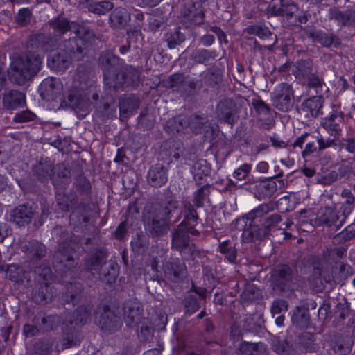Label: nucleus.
I'll list each match as a JSON object with an SVG mask.
<instances>
[{
  "mask_svg": "<svg viewBox=\"0 0 355 355\" xmlns=\"http://www.w3.org/2000/svg\"><path fill=\"white\" fill-rule=\"evenodd\" d=\"M216 56L214 51L202 49L196 50L192 53V60L196 63L207 64L214 60Z\"/></svg>",
  "mask_w": 355,
  "mask_h": 355,
  "instance_id": "58",
  "label": "nucleus"
},
{
  "mask_svg": "<svg viewBox=\"0 0 355 355\" xmlns=\"http://www.w3.org/2000/svg\"><path fill=\"white\" fill-rule=\"evenodd\" d=\"M55 201L56 205L60 209L64 211H68L77 205L78 196L73 191L66 193L58 190L55 193Z\"/></svg>",
  "mask_w": 355,
  "mask_h": 355,
  "instance_id": "36",
  "label": "nucleus"
},
{
  "mask_svg": "<svg viewBox=\"0 0 355 355\" xmlns=\"http://www.w3.org/2000/svg\"><path fill=\"white\" fill-rule=\"evenodd\" d=\"M73 32L76 34L74 37L81 38L84 42H89L93 40L95 37L94 33L92 30L85 25H80L74 22Z\"/></svg>",
  "mask_w": 355,
  "mask_h": 355,
  "instance_id": "64",
  "label": "nucleus"
},
{
  "mask_svg": "<svg viewBox=\"0 0 355 355\" xmlns=\"http://www.w3.org/2000/svg\"><path fill=\"white\" fill-rule=\"evenodd\" d=\"M139 99L132 94L124 95L120 97L119 107L121 120L124 121L132 115L134 112L139 107Z\"/></svg>",
  "mask_w": 355,
  "mask_h": 355,
  "instance_id": "27",
  "label": "nucleus"
},
{
  "mask_svg": "<svg viewBox=\"0 0 355 355\" xmlns=\"http://www.w3.org/2000/svg\"><path fill=\"white\" fill-rule=\"evenodd\" d=\"M107 251L104 248H96L85 259V266L90 272L98 271L104 262H107Z\"/></svg>",
  "mask_w": 355,
  "mask_h": 355,
  "instance_id": "26",
  "label": "nucleus"
},
{
  "mask_svg": "<svg viewBox=\"0 0 355 355\" xmlns=\"http://www.w3.org/2000/svg\"><path fill=\"white\" fill-rule=\"evenodd\" d=\"M103 112L107 118L116 116V108L115 97L112 94H107L103 98Z\"/></svg>",
  "mask_w": 355,
  "mask_h": 355,
  "instance_id": "61",
  "label": "nucleus"
},
{
  "mask_svg": "<svg viewBox=\"0 0 355 355\" xmlns=\"http://www.w3.org/2000/svg\"><path fill=\"white\" fill-rule=\"evenodd\" d=\"M98 324L104 332L112 334L120 329L121 322L120 318L112 311L110 309H105L100 316Z\"/></svg>",
  "mask_w": 355,
  "mask_h": 355,
  "instance_id": "21",
  "label": "nucleus"
},
{
  "mask_svg": "<svg viewBox=\"0 0 355 355\" xmlns=\"http://www.w3.org/2000/svg\"><path fill=\"white\" fill-rule=\"evenodd\" d=\"M67 54L70 55L71 60H80L84 55L85 44L81 38L77 37H69L67 40H61L58 46Z\"/></svg>",
  "mask_w": 355,
  "mask_h": 355,
  "instance_id": "20",
  "label": "nucleus"
},
{
  "mask_svg": "<svg viewBox=\"0 0 355 355\" xmlns=\"http://www.w3.org/2000/svg\"><path fill=\"white\" fill-rule=\"evenodd\" d=\"M104 77V84L110 90H123L126 88L135 87L139 78V73L132 68L125 70L117 69L116 71L109 73Z\"/></svg>",
  "mask_w": 355,
  "mask_h": 355,
  "instance_id": "6",
  "label": "nucleus"
},
{
  "mask_svg": "<svg viewBox=\"0 0 355 355\" xmlns=\"http://www.w3.org/2000/svg\"><path fill=\"white\" fill-rule=\"evenodd\" d=\"M184 313L189 315L196 312L200 307L199 299L196 295L188 294L182 300Z\"/></svg>",
  "mask_w": 355,
  "mask_h": 355,
  "instance_id": "59",
  "label": "nucleus"
},
{
  "mask_svg": "<svg viewBox=\"0 0 355 355\" xmlns=\"http://www.w3.org/2000/svg\"><path fill=\"white\" fill-rule=\"evenodd\" d=\"M98 64L103 71V76L116 71L119 69V58L112 52L103 51L98 57Z\"/></svg>",
  "mask_w": 355,
  "mask_h": 355,
  "instance_id": "32",
  "label": "nucleus"
},
{
  "mask_svg": "<svg viewBox=\"0 0 355 355\" xmlns=\"http://www.w3.org/2000/svg\"><path fill=\"white\" fill-rule=\"evenodd\" d=\"M352 344V340L348 336L340 334L334 335L329 341L334 352L341 355L347 354L351 351Z\"/></svg>",
  "mask_w": 355,
  "mask_h": 355,
  "instance_id": "38",
  "label": "nucleus"
},
{
  "mask_svg": "<svg viewBox=\"0 0 355 355\" xmlns=\"http://www.w3.org/2000/svg\"><path fill=\"white\" fill-rule=\"evenodd\" d=\"M259 189L263 197L270 198L277 191V184L273 178H266L260 183Z\"/></svg>",
  "mask_w": 355,
  "mask_h": 355,
  "instance_id": "62",
  "label": "nucleus"
},
{
  "mask_svg": "<svg viewBox=\"0 0 355 355\" xmlns=\"http://www.w3.org/2000/svg\"><path fill=\"white\" fill-rule=\"evenodd\" d=\"M202 87V80L189 76H185L182 87L180 88V96L184 98L196 94Z\"/></svg>",
  "mask_w": 355,
  "mask_h": 355,
  "instance_id": "48",
  "label": "nucleus"
},
{
  "mask_svg": "<svg viewBox=\"0 0 355 355\" xmlns=\"http://www.w3.org/2000/svg\"><path fill=\"white\" fill-rule=\"evenodd\" d=\"M324 101L323 96L320 94L309 98L302 103V110L307 116L318 117L322 114Z\"/></svg>",
  "mask_w": 355,
  "mask_h": 355,
  "instance_id": "30",
  "label": "nucleus"
},
{
  "mask_svg": "<svg viewBox=\"0 0 355 355\" xmlns=\"http://www.w3.org/2000/svg\"><path fill=\"white\" fill-rule=\"evenodd\" d=\"M188 119L189 122L188 128L196 133L201 132L209 121L205 115L193 114L189 116Z\"/></svg>",
  "mask_w": 355,
  "mask_h": 355,
  "instance_id": "60",
  "label": "nucleus"
},
{
  "mask_svg": "<svg viewBox=\"0 0 355 355\" xmlns=\"http://www.w3.org/2000/svg\"><path fill=\"white\" fill-rule=\"evenodd\" d=\"M33 216V210L31 207L21 205L12 209L8 216V220L15 223L19 227L30 223Z\"/></svg>",
  "mask_w": 355,
  "mask_h": 355,
  "instance_id": "25",
  "label": "nucleus"
},
{
  "mask_svg": "<svg viewBox=\"0 0 355 355\" xmlns=\"http://www.w3.org/2000/svg\"><path fill=\"white\" fill-rule=\"evenodd\" d=\"M90 105V101L87 96L82 91L76 88L69 90L65 98H60L59 107L88 112Z\"/></svg>",
  "mask_w": 355,
  "mask_h": 355,
  "instance_id": "11",
  "label": "nucleus"
},
{
  "mask_svg": "<svg viewBox=\"0 0 355 355\" xmlns=\"http://www.w3.org/2000/svg\"><path fill=\"white\" fill-rule=\"evenodd\" d=\"M210 170V166L207 160L199 159L193 163L191 168V173L196 182L198 184H201L203 178L209 175Z\"/></svg>",
  "mask_w": 355,
  "mask_h": 355,
  "instance_id": "49",
  "label": "nucleus"
},
{
  "mask_svg": "<svg viewBox=\"0 0 355 355\" xmlns=\"http://www.w3.org/2000/svg\"><path fill=\"white\" fill-rule=\"evenodd\" d=\"M119 266L113 261L104 262L101 268L97 271L102 282L110 284L115 282L119 275Z\"/></svg>",
  "mask_w": 355,
  "mask_h": 355,
  "instance_id": "37",
  "label": "nucleus"
},
{
  "mask_svg": "<svg viewBox=\"0 0 355 355\" xmlns=\"http://www.w3.org/2000/svg\"><path fill=\"white\" fill-rule=\"evenodd\" d=\"M343 120V114L337 110L333 111L331 115L325 118L323 127L330 135H339V124Z\"/></svg>",
  "mask_w": 355,
  "mask_h": 355,
  "instance_id": "47",
  "label": "nucleus"
},
{
  "mask_svg": "<svg viewBox=\"0 0 355 355\" xmlns=\"http://www.w3.org/2000/svg\"><path fill=\"white\" fill-rule=\"evenodd\" d=\"M143 221L146 234L153 239H157L166 235L170 229L169 221L150 209L143 212Z\"/></svg>",
  "mask_w": 355,
  "mask_h": 355,
  "instance_id": "7",
  "label": "nucleus"
},
{
  "mask_svg": "<svg viewBox=\"0 0 355 355\" xmlns=\"http://www.w3.org/2000/svg\"><path fill=\"white\" fill-rule=\"evenodd\" d=\"M185 76L181 73H176L162 80V85L167 89H172L180 94V88L182 87Z\"/></svg>",
  "mask_w": 355,
  "mask_h": 355,
  "instance_id": "55",
  "label": "nucleus"
},
{
  "mask_svg": "<svg viewBox=\"0 0 355 355\" xmlns=\"http://www.w3.org/2000/svg\"><path fill=\"white\" fill-rule=\"evenodd\" d=\"M189 234L187 229L180 225L174 228L171 232V248L182 252L185 245L190 242Z\"/></svg>",
  "mask_w": 355,
  "mask_h": 355,
  "instance_id": "35",
  "label": "nucleus"
},
{
  "mask_svg": "<svg viewBox=\"0 0 355 355\" xmlns=\"http://www.w3.org/2000/svg\"><path fill=\"white\" fill-rule=\"evenodd\" d=\"M81 340V335L75 326L65 323L63 327L62 337L57 346L60 349H64L78 345Z\"/></svg>",
  "mask_w": 355,
  "mask_h": 355,
  "instance_id": "22",
  "label": "nucleus"
},
{
  "mask_svg": "<svg viewBox=\"0 0 355 355\" xmlns=\"http://www.w3.org/2000/svg\"><path fill=\"white\" fill-rule=\"evenodd\" d=\"M81 340V335L75 326L65 323L63 327L62 337L57 346L60 349H64L78 345Z\"/></svg>",
  "mask_w": 355,
  "mask_h": 355,
  "instance_id": "23",
  "label": "nucleus"
},
{
  "mask_svg": "<svg viewBox=\"0 0 355 355\" xmlns=\"http://www.w3.org/2000/svg\"><path fill=\"white\" fill-rule=\"evenodd\" d=\"M185 40L186 36L180 31V28L165 35V41L167 42L168 47L171 49L176 48L184 42Z\"/></svg>",
  "mask_w": 355,
  "mask_h": 355,
  "instance_id": "57",
  "label": "nucleus"
},
{
  "mask_svg": "<svg viewBox=\"0 0 355 355\" xmlns=\"http://www.w3.org/2000/svg\"><path fill=\"white\" fill-rule=\"evenodd\" d=\"M182 214L183 220L178 225L187 229L190 234L199 236L200 232L196 228L198 224L199 216L194 205L190 202H184Z\"/></svg>",
  "mask_w": 355,
  "mask_h": 355,
  "instance_id": "19",
  "label": "nucleus"
},
{
  "mask_svg": "<svg viewBox=\"0 0 355 355\" xmlns=\"http://www.w3.org/2000/svg\"><path fill=\"white\" fill-rule=\"evenodd\" d=\"M62 319L59 315H45L44 313H40L34 317L33 323L37 325L41 331L45 332L53 330L58 327Z\"/></svg>",
  "mask_w": 355,
  "mask_h": 355,
  "instance_id": "31",
  "label": "nucleus"
},
{
  "mask_svg": "<svg viewBox=\"0 0 355 355\" xmlns=\"http://www.w3.org/2000/svg\"><path fill=\"white\" fill-rule=\"evenodd\" d=\"M25 96L17 90L5 92L3 96V107L6 110H15L25 104Z\"/></svg>",
  "mask_w": 355,
  "mask_h": 355,
  "instance_id": "40",
  "label": "nucleus"
},
{
  "mask_svg": "<svg viewBox=\"0 0 355 355\" xmlns=\"http://www.w3.org/2000/svg\"><path fill=\"white\" fill-rule=\"evenodd\" d=\"M272 105L282 112H288L294 105V95L291 86L286 83H281L274 92Z\"/></svg>",
  "mask_w": 355,
  "mask_h": 355,
  "instance_id": "13",
  "label": "nucleus"
},
{
  "mask_svg": "<svg viewBox=\"0 0 355 355\" xmlns=\"http://www.w3.org/2000/svg\"><path fill=\"white\" fill-rule=\"evenodd\" d=\"M294 74L302 83L317 70L311 60H300L295 64Z\"/></svg>",
  "mask_w": 355,
  "mask_h": 355,
  "instance_id": "42",
  "label": "nucleus"
},
{
  "mask_svg": "<svg viewBox=\"0 0 355 355\" xmlns=\"http://www.w3.org/2000/svg\"><path fill=\"white\" fill-rule=\"evenodd\" d=\"M320 224L329 227H334L337 231L345 221V216H340L336 211L331 208H325L318 218Z\"/></svg>",
  "mask_w": 355,
  "mask_h": 355,
  "instance_id": "34",
  "label": "nucleus"
},
{
  "mask_svg": "<svg viewBox=\"0 0 355 355\" xmlns=\"http://www.w3.org/2000/svg\"><path fill=\"white\" fill-rule=\"evenodd\" d=\"M164 277L173 283H179L185 278L187 268L185 263L179 258H170L163 264Z\"/></svg>",
  "mask_w": 355,
  "mask_h": 355,
  "instance_id": "14",
  "label": "nucleus"
},
{
  "mask_svg": "<svg viewBox=\"0 0 355 355\" xmlns=\"http://www.w3.org/2000/svg\"><path fill=\"white\" fill-rule=\"evenodd\" d=\"M54 166L49 160L40 162L33 166L32 171L33 175L40 182H44L49 179L52 180Z\"/></svg>",
  "mask_w": 355,
  "mask_h": 355,
  "instance_id": "41",
  "label": "nucleus"
},
{
  "mask_svg": "<svg viewBox=\"0 0 355 355\" xmlns=\"http://www.w3.org/2000/svg\"><path fill=\"white\" fill-rule=\"evenodd\" d=\"M143 312V306L137 299L125 301L123 307V315L126 326L132 328L143 324L146 320Z\"/></svg>",
  "mask_w": 355,
  "mask_h": 355,
  "instance_id": "10",
  "label": "nucleus"
},
{
  "mask_svg": "<svg viewBox=\"0 0 355 355\" xmlns=\"http://www.w3.org/2000/svg\"><path fill=\"white\" fill-rule=\"evenodd\" d=\"M34 272L45 282L36 285L33 288V300L37 304L46 303L48 300H51L53 297V293L50 291V287L46 282L51 276V269L49 267H35Z\"/></svg>",
  "mask_w": 355,
  "mask_h": 355,
  "instance_id": "9",
  "label": "nucleus"
},
{
  "mask_svg": "<svg viewBox=\"0 0 355 355\" xmlns=\"http://www.w3.org/2000/svg\"><path fill=\"white\" fill-rule=\"evenodd\" d=\"M239 113V107L232 98L219 100L216 107L215 114L220 122L233 124L236 122Z\"/></svg>",
  "mask_w": 355,
  "mask_h": 355,
  "instance_id": "12",
  "label": "nucleus"
},
{
  "mask_svg": "<svg viewBox=\"0 0 355 355\" xmlns=\"http://www.w3.org/2000/svg\"><path fill=\"white\" fill-rule=\"evenodd\" d=\"M62 85L59 79L53 77L45 78L40 84V96L44 100L55 101L60 100L62 94Z\"/></svg>",
  "mask_w": 355,
  "mask_h": 355,
  "instance_id": "17",
  "label": "nucleus"
},
{
  "mask_svg": "<svg viewBox=\"0 0 355 355\" xmlns=\"http://www.w3.org/2000/svg\"><path fill=\"white\" fill-rule=\"evenodd\" d=\"M41 64V57L34 52L13 56L10 66V77L17 84L23 85L39 71Z\"/></svg>",
  "mask_w": 355,
  "mask_h": 355,
  "instance_id": "3",
  "label": "nucleus"
},
{
  "mask_svg": "<svg viewBox=\"0 0 355 355\" xmlns=\"http://www.w3.org/2000/svg\"><path fill=\"white\" fill-rule=\"evenodd\" d=\"M47 26L52 33L49 34L37 33L30 38V44L44 51H53L57 49L62 36L68 31H73L74 22L65 17H58L48 21Z\"/></svg>",
  "mask_w": 355,
  "mask_h": 355,
  "instance_id": "2",
  "label": "nucleus"
},
{
  "mask_svg": "<svg viewBox=\"0 0 355 355\" xmlns=\"http://www.w3.org/2000/svg\"><path fill=\"white\" fill-rule=\"evenodd\" d=\"M178 207V202L175 200H168L158 207H155L150 210L162 218L166 219L170 222L171 214L176 211Z\"/></svg>",
  "mask_w": 355,
  "mask_h": 355,
  "instance_id": "51",
  "label": "nucleus"
},
{
  "mask_svg": "<svg viewBox=\"0 0 355 355\" xmlns=\"http://www.w3.org/2000/svg\"><path fill=\"white\" fill-rule=\"evenodd\" d=\"M189 125L188 116L179 115L167 121L165 128L170 134L183 132Z\"/></svg>",
  "mask_w": 355,
  "mask_h": 355,
  "instance_id": "50",
  "label": "nucleus"
},
{
  "mask_svg": "<svg viewBox=\"0 0 355 355\" xmlns=\"http://www.w3.org/2000/svg\"><path fill=\"white\" fill-rule=\"evenodd\" d=\"M282 220V216L275 213L264 218L259 225L243 227L241 234L242 241L250 243L265 239Z\"/></svg>",
  "mask_w": 355,
  "mask_h": 355,
  "instance_id": "5",
  "label": "nucleus"
},
{
  "mask_svg": "<svg viewBox=\"0 0 355 355\" xmlns=\"http://www.w3.org/2000/svg\"><path fill=\"white\" fill-rule=\"evenodd\" d=\"M309 309L305 307H297L291 318L293 324L300 329L306 328L309 326Z\"/></svg>",
  "mask_w": 355,
  "mask_h": 355,
  "instance_id": "53",
  "label": "nucleus"
},
{
  "mask_svg": "<svg viewBox=\"0 0 355 355\" xmlns=\"http://www.w3.org/2000/svg\"><path fill=\"white\" fill-rule=\"evenodd\" d=\"M20 250L23 253L24 260L33 266L44 258L47 253L46 245L36 239L21 242Z\"/></svg>",
  "mask_w": 355,
  "mask_h": 355,
  "instance_id": "8",
  "label": "nucleus"
},
{
  "mask_svg": "<svg viewBox=\"0 0 355 355\" xmlns=\"http://www.w3.org/2000/svg\"><path fill=\"white\" fill-rule=\"evenodd\" d=\"M148 182L154 187H160L168 180L167 169L161 164L152 166L147 175Z\"/></svg>",
  "mask_w": 355,
  "mask_h": 355,
  "instance_id": "28",
  "label": "nucleus"
},
{
  "mask_svg": "<svg viewBox=\"0 0 355 355\" xmlns=\"http://www.w3.org/2000/svg\"><path fill=\"white\" fill-rule=\"evenodd\" d=\"M70 170L64 164H58L54 166L52 182L55 187H64L70 181Z\"/></svg>",
  "mask_w": 355,
  "mask_h": 355,
  "instance_id": "44",
  "label": "nucleus"
},
{
  "mask_svg": "<svg viewBox=\"0 0 355 355\" xmlns=\"http://www.w3.org/2000/svg\"><path fill=\"white\" fill-rule=\"evenodd\" d=\"M276 207L272 203H263L247 213L237 220V223H245L243 227H249L252 225H259L263 220L261 218L270 211L275 209Z\"/></svg>",
  "mask_w": 355,
  "mask_h": 355,
  "instance_id": "18",
  "label": "nucleus"
},
{
  "mask_svg": "<svg viewBox=\"0 0 355 355\" xmlns=\"http://www.w3.org/2000/svg\"><path fill=\"white\" fill-rule=\"evenodd\" d=\"M130 21L129 12L123 8H116L110 15V26L114 28H123Z\"/></svg>",
  "mask_w": 355,
  "mask_h": 355,
  "instance_id": "39",
  "label": "nucleus"
},
{
  "mask_svg": "<svg viewBox=\"0 0 355 355\" xmlns=\"http://www.w3.org/2000/svg\"><path fill=\"white\" fill-rule=\"evenodd\" d=\"M298 10L296 3L292 0H281L280 6H273L271 13L276 16H286L291 17Z\"/></svg>",
  "mask_w": 355,
  "mask_h": 355,
  "instance_id": "46",
  "label": "nucleus"
},
{
  "mask_svg": "<svg viewBox=\"0 0 355 355\" xmlns=\"http://www.w3.org/2000/svg\"><path fill=\"white\" fill-rule=\"evenodd\" d=\"M53 233L58 236V248L53 259V266L64 277L74 279L78 275V259L74 257L76 243L64 227L56 226L53 228Z\"/></svg>",
  "mask_w": 355,
  "mask_h": 355,
  "instance_id": "1",
  "label": "nucleus"
},
{
  "mask_svg": "<svg viewBox=\"0 0 355 355\" xmlns=\"http://www.w3.org/2000/svg\"><path fill=\"white\" fill-rule=\"evenodd\" d=\"M58 51L52 53L48 57L47 64L48 66L56 71H63L67 69L71 61V58L69 54H67L63 51H61L60 47Z\"/></svg>",
  "mask_w": 355,
  "mask_h": 355,
  "instance_id": "29",
  "label": "nucleus"
},
{
  "mask_svg": "<svg viewBox=\"0 0 355 355\" xmlns=\"http://www.w3.org/2000/svg\"><path fill=\"white\" fill-rule=\"evenodd\" d=\"M355 237V224L352 223L347 226L340 233L335 235L333 238L334 242L341 244L354 239Z\"/></svg>",
  "mask_w": 355,
  "mask_h": 355,
  "instance_id": "63",
  "label": "nucleus"
},
{
  "mask_svg": "<svg viewBox=\"0 0 355 355\" xmlns=\"http://www.w3.org/2000/svg\"><path fill=\"white\" fill-rule=\"evenodd\" d=\"M304 33L308 38L311 39L313 42L320 44L322 47L337 48L341 44V40L337 35L321 29L306 28Z\"/></svg>",
  "mask_w": 355,
  "mask_h": 355,
  "instance_id": "15",
  "label": "nucleus"
},
{
  "mask_svg": "<svg viewBox=\"0 0 355 355\" xmlns=\"http://www.w3.org/2000/svg\"><path fill=\"white\" fill-rule=\"evenodd\" d=\"M271 278L274 289L281 293L294 290L300 281L297 268L286 264L276 266L272 271Z\"/></svg>",
  "mask_w": 355,
  "mask_h": 355,
  "instance_id": "4",
  "label": "nucleus"
},
{
  "mask_svg": "<svg viewBox=\"0 0 355 355\" xmlns=\"http://www.w3.org/2000/svg\"><path fill=\"white\" fill-rule=\"evenodd\" d=\"M90 315V309L87 306H80L67 319L71 326L83 325L86 323Z\"/></svg>",
  "mask_w": 355,
  "mask_h": 355,
  "instance_id": "52",
  "label": "nucleus"
},
{
  "mask_svg": "<svg viewBox=\"0 0 355 355\" xmlns=\"http://www.w3.org/2000/svg\"><path fill=\"white\" fill-rule=\"evenodd\" d=\"M329 17L340 27L355 25V9L354 8L342 11L336 7L332 8L329 10Z\"/></svg>",
  "mask_w": 355,
  "mask_h": 355,
  "instance_id": "24",
  "label": "nucleus"
},
{
  "mask_svg": "<svg viewBox=\"0 0 355 355\" xmlns=\"http://www.w3.org/2000/svg\"><path fill=\"white\" fill-rule=\"evenodd\" d=\"M180 13L189 26H200L204 23L205 13L199 2L189 1L184 3Z\"/></svg>",
  "mask_w": 355,
  "mask_h": 355,
  "instance_id": "16",
  "label": "nucleus"
},
{
  "mask_svg": "<svg viewBox=\"0 0 355 355\" xmlns=\"http://www.w3.org/2000/svg\"><path fill=\"white\" fill-rule=\"evenodd\" d=\"M236 244L230 240L221 241L218 247V250L224 254L226 259L230 263H235L237 257V250Z\"/></svg>",
  "mask_w": 355,
  "mask_h": 355,
  "instance_id": "54",
  "label": "nucleus"
},
{
  "mask_svg": "<svg viewBox=\"0 0 355 355\" xmlns=\"http://www.w3.org/2000/svg\"><path fill=\"white\" fill-rule=\"evenodd\" d=\"M66 291L63 294V301L66 304H76L82 297L83 286L80 283L67 282Z\"/></svg>",
  "mask_w": 355,
  "mask_h": 355,
  "instance_id": "43",
  "label": "nucleus"
},
{
  "mask_svg": "<svg viewBox=\"0 0 355 355\" xmlns=\"http://www.w3.org/2000/svg\"><path fill=\"white\" fill-rule=\"evenodd\" d=\"M271 347L278 355H296V345L291 339L275 337L272 340Z\"/></svg>",
  "mask_w": 355,
  "mask_h": 355,
  "instance_id": "33",
  "label": "nucleus"
},
{
  "mask_svg": "<svg viewBox=\"0 0 355 355\" xmlns=\"http://www.w3.org/2000/svg\"><path fill=\"white\" fill-rule=\"evenodd\" d=\"M309 90L313 89L316 94L322 95L326 90L327 85L322 73L315 71L302 83Z\"/></svg>",
  "mask_w": 355,
  "mask_h": 355,
  "instance_id": "45",
  "label": "nucleus"
},
{
  "mask_svg": "<svg viewBox=\"0 0 355 355\" xmlns=\"http://www.w3.org/2000/svg\"><path fill=\"white\" fill-rule=\"evenodd\" d=\"M26 272L19 265L11 264L6 270V277L12 282L20 283L26 278Z\"/></svg>",
  "mask_w": 355,
  "mask_h": 355,
  "instance_id": "56",
  "label": "nucleus"
}]
</instances>
